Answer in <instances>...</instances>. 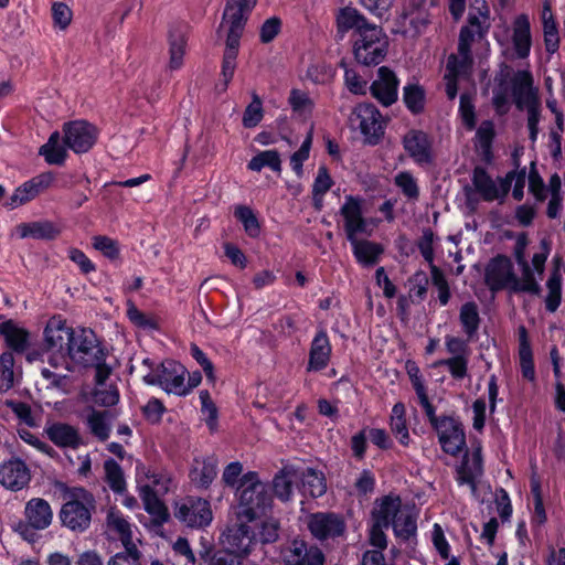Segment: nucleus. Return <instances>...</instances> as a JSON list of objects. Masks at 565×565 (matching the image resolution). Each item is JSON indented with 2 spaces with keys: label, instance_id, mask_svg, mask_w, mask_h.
I'll return each mask as SVG.
<instances>
[{
  "label": "nucleus",
  "instance_id": "nucleus-1",
  "mask_svg": "<svg viewBox=\"0 0 565 565\" xmlns=\"http://www.w3.org/2000/svg\"><path fill=\"white\" fill-rule=\"evenodd\" d=\"M257 0H227L223 12L220 30L226 32L225 50L222 58L221 76L224 83V89L232 81L238 56L239 41L243 35L245 24Z\"/></svg>",
  "mask_w": 565,
  "mask_h": 565
},
{
  "label": "nucleus",
  "instance_id": "nucleus-2",
  "mask_svg": "<svg viewBox=\"0 0 565 565\" xmlns=\"http://www.w3.org/2000/svg\"><path fill=\"white\" fill-rule=\"evenodd\" d=\"M238 497V518L252 522L266 512L271 507V494L267 483L263 482L258 473L248 471L243 475L237 487Z\"/></svg>",
  "mask_w": 565,
  "mask_h": 565
},
{
  "label": "nucleus",
  "instance_id": "nucleus-3",
  "mask_svg": "<svg viewBox=\"0 0 565 565\" xmlns=\"http://www.w3.org/2000/svg\"><path fill=\"white\" fill-rule=\"evenodd\" d=\"M95 508L96 501L89 491L84 488H73L70 499L60 510L61 523L71 531L82 533L89 527Z\"/></svg>",
  "mask_w": 565,
  "mask_h": 565
},
{
  "label": "nucleus",
  "instance_id": "nucleus-4",
  "mask_svg": "<svg viewBox=\"0 0 565 565\" xmlns=\"http://www.w3.org/2000/svg\"><path fill=\"white\" fill-rule=\"evenodd\" d=\"M75 328L68 327L60 316L52 317L44 329V347L49 352L56 354L49 359L53 367L65 366L67 373L73 371V365L66 360Z\"/></svg>",
  "mask_w": 565,
  "mask_h": 565
},
{
  "label": "nucleus",
  "instance_id": "nucleus-5",
  "mask_svg": "<svg viewBox=\"0 0 565 565\" xmlns=\"http://www.w3.org/2000/svg\"><path fill=\"white\" fill-rule=\"evenodd\" d=\"M106 352L96 333L89 328H75L71 348L66 355L72 363L87 369L106 360Z\"/></svg>",
  "mask_w": 565,
  "mask_h": 565
},
{
  "label": "nucleus",
  "instance_id": "nucleus-6",
  "mask_svg": "<svg viewBox=\"0 0 565 565\" xmlns=\"http://www.w3.org/2000/svg\"><path fill=\"white\" fill-rule=\"evenodd\" d=\"M388 40L382 28L377 25L364 29L353 41V54L359 64L379 65L386 56Z\"/></svg>",
  "mask_w": 565,
  "mask_h": 565
},
{
  "label": "nucleus",
  "instance_id": "nucleus-7",
  "mask_svg": "<svg viewBox=\"0 0 565 565\" xmlns=\"http://www.w3.org/2000/svg\"><path fill=\"white\" fill-rule=\"evenodd\" d=\"M24 521H20L14 531L29 543L38 539V531L47 529L53 521V511L50 503L42 498H32L24 507Z\"/></svg>",
  "mask_w": 565,
  "mask_h": 565
},
{
  "label": "nucleus",
  "instance_id": "nucleus-8",
  "mask_svg": "<svg viewBox=\"0 0 565 565\" xmlns=\"http://www.w3.org/2000/svg\"><path fill=\"white\" fill-rule=\"evenodd\" d=\"M278 556L284 565H324L326 563L322 550L300 536L281 543Z\"/></svg>",
  "mask_w": 565,
  "mask_h": 565
},
{
  "label": "nucleus",
  "instance_id": "nucleus-9",
  "mask_svg": "<svg viewBox=\"0 0 565 565\" xmlns=\"http://www.w3.org/2000/svg\"><path fill=\"white\" fill-rule=\"evenodd\" d=\"M185 374L186 369L182 364L173 360H166L146 374L143 382L148 385H158L168 394L184 396Z\"/></svg>",
  "mask_w": 565,
  "mask_h": 565
},
{
  "label": "nucleus",
  "instance_id": "nucleus-10",
  "mask_svg": "<svg viewBox=\"0 0 565 565\" xmlns=\"http://www.w3.org/2000/svg\"><path fill=\"white\" fill-rule=\"evenodd\" d=\"M350 122L360 129L367 145H377L384 135L382 115L372 104H359L350 116Z\"/></svg>",
  "mask_w": 565,
  "mask_h": 565
},
{
  "label": "nucleus",
  "instance_id": "nucleus-11",
  "mask_svg": "<svg viewBox=\"0 0 565 565\" xmlns=\"http://www.w3.org/2000/svg\"><path fill=\"white\" fill-rule=\"evenodd\" d=\"M63 134L64 145L75 153H86L98 138V129L86 120L65 122Z\"/></svg>",
  "mask_w": 565,
  "mask_h": 565
},
{
  "label": "nucleus",
  "instance_id": "nucleus-12",
  "mask_svg": "<svg viewBox=\"0 0 565 565\" xmlns=\"http://www.w3.org/2000/svg\"><path fill=\"white\" fill-rule=\"evenodd\" d=\"M307 527L318 541L324 542L342 536L347 525L344 519L334 512H316L307 518Z\"/></svg>",
  "mask_w": 565,
  "mask_h": 565
},
{
  "label": "nucleus",
  "instance_id": "nucleus-13",
  "mask_svg": "<svg viewBox=\"0 0 565 565\" xmlns=\"http://www.w3.org/2000/svg\"><path fill=\"white\" fill-rule=\"evenodd\" d=\"M174 516L185 525L198 529L207 526L213 519L210 502L195 497H188L177 503Z\"/></svg>",
  "mask_w": 565,
  "mask_h": 565
},
{
  "label": "nucleus",
  "instance_id": "nucleus-14",
  "mask_svg": "<svg viewBox=\"0 0 565 565\" xmlns=\"http://www.w3.org/2000/svg\"><path fill=\"white\" fill-rule=\"evenodd\" d=\"M512 173H507L504 178H499L495 182L487 170L477 166L472 172V184L483 201L492 202L502 200L511 189Z\"/></svg>",
  "mask_w": 565,
  "mask_h": 565
},
{
  "label": "nucleus",
  "instance_id": "nucleus-15",
  "mask_svg": "<svg viewBox=\"0 0 565 565\" xmlns=\"http://www.w3.org/2000/svg\"><path fill=\"white\" fill-rule=\"evenodd\" d=\"M221 542L224 548L220 552H228L243 558L250 554L257 544V539L249 525L241 523L228 527L222 534Z\"/></svg>",
  "mask_w": 565,
  "mask_h": 565
},
{
  "label": "nucleus",
  "instance_id": "nucleus-16",
  "mask_svg": "<svg viewBox=\"0 0 565 565\" xmlns=\"http://www.w3.org/2000/svg\"><path fill=\"white\" fill-rule=\"evenodd\" d=\"M363 199L354 195H347L340 207V215L343 218V228L348 241H353L360 234H367V221L363 216Z\"/></svg>",
  "mask_w": 565,
  "mask_h": 565
},
{
  "label": "nucleus",
  "instance_id": "nucleus-17",
  "mask_svg": "<svg viewBox=\"0 0 565 565\" xmlns=\"http://www.w3.org/2000/svg\"><path fill=\"white\" fill-rule=\"evenodd\" d=\"M513 264L504 255L493 257L486 267L484 280L492 291L509 289L512 291L513 285Z\"/></svg>",
  "mask_w": 565,
  "mask_h": 565
},
{
  "label": "nucleus",
  "instance_id": "nucleus-18",
  "mask_svg": "<svg viewBox=\"0 0 565 565\" xmlns=\"http://www.w3.org/2000/svg\"><path fill=\"white\" fill-rule=\"evenodd\" d=\"M443 450L451 456L458 455L466 446V436L461 424L450 416H444L435 429Z\"/></svg>",
  "mask_w": 565,
  "mask_h": 565
},
{
  "label": "nucleus",
  "instance_id": "nucleus-19",
  "mask_svg": "<svg viewBox=\"0 0 565 565\" xmlns=\"http://www.w3.org/2000/svg\"><path fill=\"white\" fill-rule=\"evenodd\" d=\"M53 182L51 173H41L18 186L13 194L6 202L4 206L13 210L36 198L42 191L47 189Z\"/></svg>",
  "mask_w": 565,
  "mask_h": 565
},
{
  "label": "nucleus",
  "instance_id": "nucleus-20",
  "mask_svg": "<svg viewBox=\"0 0 565 565\" xmlns=\"http://www.w3.org/2000/svg\"><path fill=\"white\" fill-rule=\"evenodd\" d=\"M490 29V11L486 3H482L480 8H473L468 14V24L460 29L459 41L463 38L468 44V49L471 46L476 39H482L486 36Z\"/></svg>",
  "mask_w": 565,
  "mask_h": 565
},
{
  "label": "nucleus",
  "instance_id": "nucleus-21",
  "mask_svg": "<svg viewBox=\"0 0 565 565\" xmlns=\"http://www.w3.org/2000/svg\"><path fill=\"white\" fill-rule=\"evenodd\" d=\"M30 480V470L21 459H11L0 465V483L7 489L21 490L29 484Z\"/></svg>",
  "mask_w": 565,
  "mask_h": 565
},
{
  "label": "nucleus",
  "instance_id": "nucleus-22",
  "mask_svg": "<svg viewBox=\"0 0 565 565\" xmlns=\"http://www.w3.org/2000/svg\"><path fill=\"white\" fill-rule=\"evenodd\" d=\"M405 151L419 164H429L433 161L431 142L426 132L411 130L403 138Z\"/></svg>",
  "mask_w": 565,
  "mask_h": 565
},
{
  "label": "nucleus",
  "instance_id": "nucleus-23",
  "mask_svg": "<svg viewBox=\"0 0 565 565\" xmlns=\"http://www.w3.org/2000/svg\"><path fill=\"white\" fill-rule=\"evenodd\" d=\"M379 78L370 87L372 95L384 106H390L397 99L398 79L386 66L377 71Z\"/></svg>",
  "mask_w": 565,
  "mask_h": 565
},
{
  "label": "nucleus",
  "instance_id": "nucleus-24",
  "mask_svg": "<svg viewBox=\"0 0 565 565\" xmlns=\"http://www.w3.org/2000/svg\"><path fill=\"white\" fill-rule=\"evenodd\" d=\"M332 347L324 329L319 330L311 341L309 351L308 372L326 369L330 362Z\"/></svg>",
  "mask_w": 565,
  "mask_h": 565
},
{
  "label": "nucleus",
  "instance_id": "nucleus-25",
  "mask_svg": "<svg viewBox=\"0 0 565 565\" xmlns=\"http://www.w3.org/2000/svg\"><path fill=\"white\" fill-rule=\"evenodd\" d=\"M47 438L58 448L76 449L82 445L79 431L66 423H52L44 429Z\"/></svg>",
  "mask_w": 565,
  "mask_h": 565
},
{
  "label": "nucleus",
  "instance_id": "nucleus-26",
  "mask_svg": "<svg viewBox=\"0 0 565 565\" xmlns=\"http://www.w3.org/2000/svg\"><path fill=\"white\" fill-rule=\"evenodd\" d=\"M218 460L214 455L194 458L190 470V479L198 487L207 489L217 476Z\"/></svg>",
  "mask_w": 565,
  "mask_h": 565
},
{
  "label": "nucleus",
  "instance_id": "nucleus-27",
  "mask_svg": "<svg viewBox=\"0 0 565 565\" xmlns=\"http://www.w3.org/2000/svg\"><path fill=\"white\" fill-rule=\"evenodd\" d=\"M373 24L370 23L366 18L361 14L355 8L345 7L340 9L337 14V30L342 39L344 33L353 30L354 39L359 36L364 29H369Z\"/></svg>",
  "mask_w": 565,
  "mask_h": 565
},
{
  "label": "nucleus",
  "instance_id": "nucleus-28",
  "mask_svg": "<svg viewBox=\"0 0 565 565\" xmlns=\"http://www.w3.org/2000/svg\"><path fill=\"white\" fill-rule=\"evenodd\" d=\"M402 501L399 497L385 495L377 499L372 510V521L382 526L390 527L394 520L398 516Z\"/></svg>",
  "mask_w": 565,
  "mask_h": 565
},
{
  "label": "nucleus",
  "instance_id": "nucleus-29",
  "mask_svg": "<svg viewBox=\"0 0 565 565\" xmlns=\"http://www.w3.org/2000/svg\"><path fill=\"white\" fill-rule=\"evenodd\" d=\"M0 335L3 337L8 348L15 353H24L31 344L30 332L12 320L0 323Z\"/></svg>",
  "mask_w": 565,
  "mask_h": 565
},
{
  "label": "nucleus",
  "instance_id": "nucleus-30",
  "mask_svg": "<svg viewBox=\"0 0 565 565\" xmlns=\"http://www.w3.org/2000/svg\"><path fill=\"white\" fill-rule=\"evenodd\" d=\"M473 64L471 50L466 40L458 41V54H450L447 58L446 74L451 77H462L471 72Z\"/></svg>",
  "mask_w": 565,
  "mask_h": 565
},
{
  "label": "nucleus",
  "instance_id": "nucleus-31",
  "mask_svg": "<svg viewBox=\"0 0 565 565\" xmlns=\"http://www.w3.org/2000/svg\"><path fill=\"white\" fill-rule=\"evenodd\" d=\"M299 480V469L294 466L282 467L273 479V490L275 495L287 502L294 493V483Z\"/></svg>",
  "mask_w": 565,
  "mask_h": 565
},
{
  "label": "nucleus",
  "instance_id": "nucleus-32",
  "mask_svg": "<svg viewBox=\"0 0 565 565\" xmlns=\"http://www.w3.org/2000/svg\"><path fill=\"white\" fill-rule=\"evenodd\" d=\"M512 43L518 57L525 58L531 50V31L527 15L520 14L513 23Z\"/></svg>",
  "mask_w": 565,
  "mask_h": 565
},
{
  "label": "nucleus",
  "instance_id": "nucleus-33",
  "mask_svg": "<svg viewBox=\"0 0 565 565\" xmlns=\"http://www.w3.org/2000/svg\"><path fill=\"white\" fill-rule=\"evenodd\" d=\"M482 475V459L480 450L472 454L469 458L466 456L457 469L456 480L459 484H468L475 491L476 480Z\"/></svg>",
  "mask_w": 565,
  "mask_h": 565
},
{
  "label": "nucleus",
  "instance_id": "nucleus-34",
  "mask_svg": "<svg viewBox=\"0 0 565 565\" xmlns=\"http://www.w3.org/2000/svg\"><path fill=\"white\" fill-rule=\"evenodd\" d=\"M349 243L356 262L363 266L375 265L384 250L381 244L358 237Z\"/></svg>",
  "mask_w": 565,
  "mask_h": 565
},
{
  "label": "nucleus",
  "instance_id": "nucleus-35",
  "mask_svg": "<svg viewBox=\"0 0 565 565\" xmlns=\"http://www.w3.org/2000/svg\"><path fill=\"white\" fill-rule=\"evenodd\" d=\"M186 36L184 26L180 25L172 28L169 31V63L168 67L171 71H177L183 65V57L185 54Z\"/></svg>",
  "mask_w": 565,
  "mask_h": 565
},
{
  "label": "nucleus",
  "instance_id": "nucleus-36",
  "mask_svg": "<svg viewBox=\"0 0 565 565\" xmlns=\"http://www.w3.org/2000/svg\"><path fill=\"white\" fill-rule=\"evenodd\" d=\"M513 97L518 108H523V103L531 98H537V93L533 88V77L529 71H518L512 78Z\"/></svg>",
  "mask_w": 565,
  "mask_h": 565
},
{
  "label": "nucleus",
  "instance_id": "nucleus-37",
  "mask_svg": "<svg viewBox=\"0 0 565 565\" xmlns=\"http://www.w3.org/2000/svg\"><path fill=\"white\" fill-rule=\"evenodd\" d=\"M495 137L494 124L491 120H483L478 127L475 136V147L481 160L491 163L493 159L492 143Z\"/></svg>",
  "mask_w": 565,
  "mask_h": 565
},
{
  "label": "nucleus",
  "instance_id": "nucleus-38",
  "mask_svg": "<svg viewBox=\"0 0 565 565\" xmlns=\"http://www.w3.org/2000/svg\"><path fill=\"white\" fill-rule=\"evenodd\" d=\"M459 321L465 335L476 340L481 323L478 305L475 301L465 302L459 310Z\"/></svg>",
  "mask_w": 565,
  "mask_h": 565
},
{
  "label": "nucleus",
  "instance_id": "nucleus-39",
  "mask_svg": "<svg viewBox=\"0 0 565 565\" xmlns=\"http://www.w3.org/2000/svg\"><path fill=\"white\" fill-rule=\"evenodd\" d=\"M519 358L520 367L524 379L535 381V369L533 362V353L525 327L519 328Z\"/></svg>",
  "mask_w": 565,
  "mask_h": 565
},
{
  "label": "nucleus",
  "instance_id": "nucleus-40",
  "mask_svg": "<svg viewBox=\"0 0 565 565\" xmlns=\"http://www.w3.org/2000/svg\"><path fill=\"white\" fill-rule=\"evenodd\" d=\"M299 480L301 481L303 492L312 498H319L327 491L323 475L312 468L299 469Z\"/></svg>",
  "mask_w": 565,
  "mask_h": 565
},
{
  "label": "nucleus",
  "instance_id": "nucleus-41",
  "mask_svg": "<svg viewBox=\"0 0 565 565\" xmlns=\"http://www.w3.org/2000/svg\"><path fill=\"white\" fill-rule=\"evenodd\" d=\"M405 413V405L401 402L396 403L392 408L390 428L392 434L395 435L401 445L408 446L411 443V436L408 433Z\"/></svg>",
  "mask_w": 565,
  "mask_h": 565
},
{
  "label": "nucleus",
  "instance_id": "nucleus-42",
  "mask_svg": "<svg viewBox=\"0 0 565 565\" xmlns=\"http://www.w3.org/2000/svg\"><path fill=\"white\" fill-rule=\"evenodd\" d=\"M107 524L110 531L118 534V539L122 543L125 550H135L136 544L132 541V532L130 523L119 512H109L107 516Z\"/></svg>",
  "mask_w": 565,
  "mask_h": 565
},
{
  "label": "nucleus",
  "instance_id": "nucleus-43",
  "mask_svg": "<svg viewBox=\"0 0 565 565\" xmlns=\"http://www.w3.org/2000/svg\"><path fill=\"white\" fill-rule=\"evenodd\" d=\"M105 482L110 490L117 494H122L126 489V479L120 465L113 458L104 461Z\"/></svg>",
  "mask_w": 565,
  "mask_h": 565
},
{
  "label": "nucleus",
  "instance_id": "nucleus-44",
  "mask_svg": "<svg viewBox=\"0 0 565 565\" xmlns=\"http://www.w3.org/2000/svg\"><path fill=\"white\" fill-rule=\"evenodd\" d=\"M21 237H32L36 239H53L58 231L51 222L22 223L18 226Z\"/></svg>",
  "mask_w": 565,
  "mask_h": 565
},
{
  "label": "nucleus",
  "instance_id": "nucleus-45",
  "mask_svg": "<svg viewBox=\"0 0 565 565\" xmlns=\"http://www.w3.org/2000/svg\"><path fill=\"white\" fill-rule=\"evenodd\" d=\"M61 136L58 131H54L47 142L40 148L39 153L44 157L49 164H62L66 159V149L60 142Z\"/></svg>",
  "mask_w": 565,
  "mask_h": 565
},
{
  "label": "nucleus",
  "instance_id": "nucleus-46",
  "mask_svg": "<svg viewBox=\"0 0 565 565\" xmlns=\"http://www.w3.org/2000/svg\"><path fill=\"white\" fill-rule=\"evenodd\" d=\"M522 271L521 278H518L514 274L512 292H526L531 295H540L541 286L534 277V273L530 267L529 263L525 265H519Z\"/></svg>",
  "mask_w": 565,
  "mask_h": 565
},
{
  "label": "nucleus",
  "instance_id": "nucleus-47",
  "mask_svg": "<svg viewBox=\"0 0 565 565\" xmlns=\"http://www.w3.org/2000/svg\"><path fill=\"white\" fill-rule=\"evenodd\" d=\"M403 100L412 114H420L425 108V89L418 84H407L403 88Z\"/></svg>",
  "mask_w": 565,
  "mask_h": 565
},
{
  "label": "nucleus",
  "instance_id": "nucleus-48",
  "mask_svg": "<svg viewBox=\"0 0 565 565\" xmlns=\"http://www.w3.org/2000/svg\"><path fill=\"white\" fill-rule=\"evenodd\" d=\"M110 414L106 411H93L87 417L90 433L99 440L105 441L110 435Z\"/></svg>",
  "mask_w": 565,
  "mask_h": 565
},
{
  "label": "nucleus",
  "instance_id": "nucleus-49",
  "mask_svg": "<svg viewBox=\"0 0 565 565\" xmlns=\"http://www.w3.org/2000/svg\"><path fill=\"white\" fill-rule=\"evenodd\" d=\"M268 167L275 172L281 171V160L277 150H265L254 156L247 164L252 171L259 172L263 168Z\"/></svg>",
  "mask_w": 565,
  "mask_h": 565
},
{
  "label": "nucleus",
  "instance_id": "nucleus-50",
  "mask_svg": "<svg viewBox=\"0 0 565 565\" xmlns=\"http://www.w3.org/2000/svg\"><path fill=\"white\" fill-rule=\"evenodd\" d=\"M392 526L396 537L403 541H408L416 534V518L411 512L402 510L398 516L394 520Z\"/></svg>",
  "mask_w": 565,
  "mask_h": 565
},
{
  "label": "nucleus",
  "instance_id": "nucleus-51",
  "mask_svg": "<svg viewBox=\"0 0 565 565\" xmlns=\"http://www.w3.org/2000/svg\"><path fill=\"white\" fill-rule=\"evenodd\" d=\"M547 295L545 297V308L550 312H555L562 300V282L557 273H553L546 282Z\"/></svg>",
  "mask_w": 565,
  "mask_h": 565
},
{
  "label": "nucleus",
  "instance_id": "nucleus-52",
  "mask_svg": "<svg viewBox=\"0 0 565 565\" xmlns=\"http://www.w3.org/2000/svg\"><path fill=\"white\" fill-rule=\"evenodd\" d=\"M235 217L243 223L244 230L250 237H256L259 235L260 227L259 223L253 213V211L248 206L239 205L235 209L234 212Z\"/></svg>",
  "mask_w": 565,
  "mask_h": 565
},
{
  "label": "nucleus",
  "instance_id": "nucleus-53",
  "mask_svg": "<svg viewBox=\"0 0 565 565\" xmlns=\"http://www.w3.org/2000/svg\"><path fill=\"white\" fill-rule=\"evenodd\" d=\"M288 102L292 110L300 116H308L312 111L313 102L303 90L296 88L291 89Z\"/></svg>",
  "mask_w": 565,
  "mask_h": 565
},
{
  "label": "nucleus",
  "instance_id": "nucleus-54",
  "mask_svg": "<svg viewBox=\"0 0 565 565\" xmlns=\"http://www.w3.org/2000/svg\"><path fill=\"white\" fill-rule=\"evenodd\" d=\"M394 183L401 189L402 193L408 200H417L419 196V188L416 179L408 171L399 172L394 178Z\"/></svg>",
  "mask_w": 565,
  "mask_h": 565
},
{
  "label": "nucleus",
  "instance_id": "nucleus-55",
  "mask_svg": "<svg viewBox=\"0 0 565 565\" xmlns=\"http://www.w3.org/2000/svg\"><path fill=\"white\" fill-rule=\"evenodd\" d=\"M411 289H409V298L413 302H420L425 299L428 289V277L425 271L417 270L409 278Z\"/></svg>",
  "mask_w": 565,
  "mask_h": 565
},
{
  "label": "nucleus",
  "instance_id": "nucleus-56",
  "mask_svg": "<svg viewBox=\"0 0 565 565\" xmlns=\"http://www.w3.org/2000/svg\"><path fill=\"white\" fill-rule=\"evenodd\" d=\"M472 340H469L467 337L466 339H462L460 337L446 335L445 348L446 351L451 355L450 358H469L471 354L469 343Z\"/></svg>",
  "mask_w": 565,
  "mask_h": 565
},
{
  "label": "nucleus",
  "instance_id": "nucleus-57",
  "mask_svg": "<svg viewBox=\"0 0 565 565\" xmlns=\"http://www.w3.org/2000/svg\"><path fill=\"white\" fill-rule=\"evenodd\" d=\"M14 356L12 352H3L0 355V372H1V383H0V390H9L13 386V380H14Z\"/></svg>",
  "mask_w": 565,
  "mask_h": 565
},
{
  "label": "nucleus",
  "instance_id": "nucleus-58",
  "mask_svg": "<svg viewBox=\"0 0 565 565\" xmlns=\"http://www.w3.org/2000/svg\"><path fill=\"white\" fill-rule=\"evenodd\" d=\"M312 135H313V129L311 127L307 137L302 141L300 148L295 153H292L290 157L291 169L296 172L297 175L302 174L303 161H306L309 158L310 148L312 145Z\"/></svg>",
  "mask_w": 565,
  "mask_h": 565
},
{
  "label": "nucleus",
  "instance_id": "nucleus-59",
  "mask_svg": "<svg viewBox=\"0 0 565 565\" xmlns=\"http://www.w3.org/2000/svg\"><path fill=\"white\" fill-rule=\"evenodd\" d=\"M143 501L146 511L153 516L156 524L161 525L168 521V509L154 494H147Z\"/></svg>",
  "mask_w": 565,
  "mask_h": 565
},
{
  "label": "nucleus",
  "instance_id": "nucleus-60",
  "mask_svg": "<svg viewBox=\"0 0 565 565\" xmlns=\"http://www.w3.org/2000/svg\"><path fill=\"white\" fill-rule=\"evenodd\" d=\"M431 282L438 290V300L441 306H446L450 300V289L443 270L436 265L430 268Z\"/></svg>",
  "mask_w": 565,
  "mask_h": 565
},
{
  "label": "nucleus",
  "instance_id": "nucleus-61",
  "mask_svg": "<svg viewBox=\"0 0 565 565\" xmlns=\"http://www.w3.org/2000/svg\"><path fill=\"white\" fill-rule=\"evenodd\" d=\"M459 114L465 127L468 130L476 128V111L473 99L470 94L463 93L460 95Z\"/></svg>",
  "mask_w": 565,
  "mask_h": 565
},
{
  "label": "nucleus",
  "instance_id": "nucleus-62",
  "mask_svg": "<svg viewBox=\"0 0 565 565\" xmlns=\"http://www.w3.org/2000/svg\"><path fill=\"white\" fill-rule=\"evenodd\" d=\"M93 246L95 249L99 250L105 257L111 260L117 259L119 257V248L117 242L108 236H94Z\"/></svg>",
  "mask_w": 565,
  "mask_h": 565
},
{
  "label": "nucleus",
  "instance_id": "nucleus-63",
  "mask_svg": "<svg viewBox=\"0 0 565 565\" xmlns=\"http://www.w3.org/2000/svg\"><path fill=\"white\" fill-rule=\"evenodd\" d=\"M263 118L262 100L257 95H254L253 102L246 107L243 115V126L253 128L259 124Z\"/></svg>",
  "mask_w": 565,
  "mask_h": 565
},
{
  "label": "nucleus",
  "instance_id": "nucleus-64",
  "mask_svg": "<svg viewBox=\"0 0 565 565\" xmlns=\"http://www.w3.org/2000/svg\"><path fill=\"white\" fill-rule=\"evenodd\" d=\"M140 556L141 553L137 547H135V550H125L111 556L107 565H141Z\"/></svg>",
  "mask_w": 565,
  "mask_h": 565
}]
</instances>
